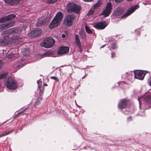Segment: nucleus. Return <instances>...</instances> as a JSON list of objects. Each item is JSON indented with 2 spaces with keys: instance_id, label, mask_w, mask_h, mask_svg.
<instances>
[{
  "instance_id": "nucleus-18",
  "label": "nucleus",
  "mask_w": 151,
  "mask_h": 151,
  "mask_svg": "<svg viewBox=\"0 0 151 151\" xmlns=\"http://www.w3.org/2000/svg\"><path fill=\"white\" fill-rule=\"evenodd\" d=\"M81 9V8L79 5L74 3V5L73 9L72 10V12L76 14H78L79 13Z\"/></svg>"
},
{
  "instance_id": "nucleus-47",
  "label": "nucleus",
  "mask_w": 151,
  "mask_h": 151,
  "mask_svg": "<svg viewBox=\"0 0 151 151\" xmlns=\"http://www.w3.org/2000/svg\"><path fill=\"white\" fill-rule=\"evenodd\" d=\"M105 45H103V46H102L101 47V48L103 47L104 46H105Z\"/></svg>"
},
{
  "instance_id": "nucleus-20",
  "label": "nucleus",
  "mask_w": 151,
  "mask_h": 151,
  "mask_svg": "<svg viewBox=\"0 0 151 151\" xmlns=\"http://www.w3.org/2000/svg\"><path fill=\"white\" fill-rule=\"evenodd\" d=\"M21 0H4L5 2L11 5H14L15 4H19Z\"/></svg>"
},
{
  "instance_id": "nucleus-22",
  "label": "nucleus",
  "mask_w": 151,
  "mask_h": 151,
  "mask_svg": "<svg viewBox=\"0 0 151 151\" xmlns=\"http://www.w3.org/2000/svg\"><path fill=\"white\" fill-rule=\"evenodd\" d=\"M79 35L81 38L85 39L86 38V35L83 30H81L79 32Z\"/></svg>"
},
{
  "instance_id": "nucleus-34",
  "label": "nucleus",
  "mask_w": 151,
  "mask_h": 151,
  "mask_svg": "<svg viewBox=\"0 0 151 151\" xmlns=\"http://www.w3.org/2000/svg\"><path fill=\"white\" fill-rule=\"evenodd\" d=\"M50 78L54 80L55 81H58V80L57 77L55 76H52L50 77Z\"/></svg>"
},
{
  "instance_id": "nucleus-10",
  "label": "nucleus",
  "mask_w": 151,
  "mask_h": 151,
  "mask_svg": "<svg viewBox=\"0 0 151 151\" xmlns=\"http://www.w3.org/2000/svg\"><path fill=\"white\" fill-rule=\"evenodd\" d=\"M14 24L15 23L14 22H10L3 24L0 26V29L4 30L13 26Z\"/></svg>"
},
{
  "instance_id": "nucleus-46",
  "label": "nucleus",
  "mask_w": 151,
  "mask_h": 151,
  "mask_svg": "<svg viewBox=\"0 0 151 151\" xmlns=\"http://www.w3.org/2000/svg\"><path fill=\"white\" fill-rule=\"evenodd\" d=\"M44 85L45 86H47V84H44Z\"/></svg>"
},
{
  "instance_id": "nucleus-4",
  "label": "nucleus",
  "mask_w": 151,
  "mask_h": 151,
  "mask_svg": "<svg viewBox=\"0 0 151 151\" xmlns=\"http://www.w3.org/2000/svg\"><path fill=\"white\" fill-rule=\"evenodd\" d=\"M6 85L7 88L11 90H15L17 87L16 82L14 81V78L12 77L8 78L6 82Z\"/></svg>"
},
{
  "instance_id": "nucleus-48",
  "label": "nucleus",
  "mask_w": 151,
  "mask_h": 151,
  "mask_svg": "<svg viewBox=\"0 0 151 151\" xmlns=\"http://www.w3.org/2000/svg\"><path fill=\"white\" fill-rule=\"evenodd\" d=\"M132 0H127V1H131Z\"/></svg>"
},
{
  "instance_id": "nucleus-21",
  "label": "nucleus",
  "mask_w": 151,
  "mask_h": 151,
  "mask_svg": "<svg viewBox=\"0 0 151 151\" xmlns=\"http://www.w3.org/2000/svg\"><path fill=\"white\" fill-rule=\"evenodd\" d=\"M37 82L38 85L39 89L40 91V94H41L43 93V92H42L41 91L42 81H41L40 79L39 80L37 81Z\"/></svg>"
},
{
  "instance_id": "nucleus-36",
  "label": "nucleus",
  "mask_w": 151,
  "mask_h": 151,
  "mask_svg": "<svg viewBox=\"0 0 151 151\" xmlns=\"http://www.w3.org/2000/svg\"><path fill=\"white\" fill-rule=\"evenodd\" d=\"M115 2L117 3H119L121 2L122 0H114Z\"/></svg>"
},
{
  "instance_id": "nucleus-23",
  "label": "nucleus",
  "mask_w": 151,
  "mask_h": 151,
  "mask_svg": "<svg viewBox=\"0 0 151 151\" xmlns=\"http://www.w3.org/2000/svg\"><path fill=\"white\" fill-rule=\"evenodd\" d=\"M144 100L148 103H151V96L150 95L147 96L144 98Z\"/></svg>"
},
{
  "instance_id": "nucleus-39",
  "label": "nucleus",
  "mask_w": 151,
  "mask_h": 151,
  "mask_svg": "<svg viewBox=\"0 0 151 151\" xmlns=\"http://www.w3.org/2000/svg\"><path fill=\"white\" fill-rule=\"evenodd\" d=\"M5 136V134H4V133H3L1 134H0V137H2V136Z\"/></svg>"
},
{
  "instance_id": "nucleus-12",
  "label": "nucleus",
  "mask_w": 151,
  "mask_h": 151,
  "mask_svg": "<svg viewBox=\"0 0 151 151\" xmlns=\"http://www.w3.org/2000/svg\"><path fill=\"white\" fill-rule=\"evenodd\" d=\"M69 48L68 47L63 46L60 47L58 52L59 55L63 54L68 52Z\"/></svg>"
},
{
  "instance_id": "nucleus-15",
  "label": "nucleus",
  "mask_w": 151,
  "mask_h": 151,
  "mask_svg": "<svg viewBox=\"0 0 151 151\" xmlns=\"http://www.w3.org/2000/svg\"><path fill=\"white\" fill-rule=\"evenodd\" d=\"M74 5V3L73 2L69 3L66 5L65 8L68 12H72Z\"/></svg>"
},
{
  "instance_id": "nucleus-1",
  "label": "nucleus",
  "mask_w": 151,
  "mask_h": 151,
  "mask_svg": "<svg viewBox=\"0 0 151 151\" xmlns=\"http://www.w3.org/2000/svg\"><path fill=\"white\" fill-rule=\"evenodd\" d=\"M63 14L61 12H58L56 15L55 16L49 25L50 29H52L58 26L62 20Z\"/></svg>"
},
{
  "instance_id": "nucleus-14",
  "label": "nucleus",
  "mask_w": 151,
  "mask_h": 151,
  "mask_svg": "<svg viewBox=\"0 0 151 151\" xmlns=\"http://www.w3.org/2000/svg\"><path fill=\"white\" fill-rule=\"evenodd\" d=\"M46 23V18L42 17L38 19L36 24L37 27H40L45 24Z\"/></svg>"
},
{
  "instance_id": "nucleus-32",
  "label": "nucleus",
  "mask_w": 151,
  "mask_h": 151,
  "mask_svg": "<svg viewBox=\"0 0 151 151\" xmlns=\"http://www.w3.org/2000/svg\"><path fill=\"white\" fill-rule=\"evenodd\" d=\"M12 131V130H10L9 131H8L7 132H4V133L5 134V136L7 134H8L11 133Z\"/></svg>"
},
{
  "instance_id": "nucleus-8",
  "label": "nucleus",
  "mask_w": 151,
  "mask_h": 151,
  "mask_svg": "<svg viewBox=\"0 0 151 151\" xmlns=\"http://www.w3.org/2000/svg\"><path fill=\"white\" fill-rule=\"evenodd\" d=\"M139 6L138 5H135L129 8L127 11L126 13L124 14L122 18H125L134 12L136 9H138Z\"/></svg>"
},
{
  "instance_id": "nucleus-37",
  "label": "nucleus",
  "mask_w": 151,
  "mask_h": 151,
  "mask_svg": "<svg viewBox=\"0 0 151 151\" xmlns=\"http://www.w3.org/2000/svg\"><path fill=\"white\" fill-rule=\"evenodd\" d=\"M58 0H51V1L50 2H49V3H52L55 1H56Z\"/></svg>"
},
{
  "instance_id": "nucleus-7",
  "label": "nucleus",
  "mask_w": 151,
  "mask_h": 151,
  "mask_svg": "<svg viewBox=\"0 0 151 151\" xmlns=\"http://www.w3.org/2000/svg\"><path fill=\"white\" fill-rule=\"evenodd\" d=\"M134 76L135 78L142 80L146 73L145 71L137 70L134 71Z\"/></svg>"
},
{
  "instance_id": "nucleus-3",
  "label": "nucleus",
  "mask_w": 151,
  "mask_h": 151,
  "mask_svg": "<svg viewBox=\"0 0 151 151\" xmlns=\"http://www.w3.org/2000/svg\"><path fill=\"white\" fill-rule=\"evenodd\" d=\"M12 33L11 29H9L2 32V35L6 34L4 36L3 39H0V45H8L9 41L8 34Z\"/></svg>"
},
{
  "instance_id": "nucleus-44",
  "label": "nucleus",
  "mask_w": 151,
  "mask_h": 151,
  "mask_svg": "<svg viewBox=\"0 0 151 151\" xmlns=\"http://www.w3.org/2000/svg\"><path fill=\"white\" fill-rule=\"evenodd\" d=\"M149 83L150 85L151 86V79H150V81L149 82Z\"/></svg>"
},
{
  "instance_id": "nucleus-33",
  "label": "nucleus",
  "mask_w": 151,
  "mask_h": 151,
  "mask_svg": "<svg viewBox=\"0 0 151 151\" xmlns=\"http://www.w3.org/2000/svg\"><path fill=\"white\" fill-rule=\"evenodd\" d=\"M38 57H40V58H42L45 57H46L45 53H44L43 54L39 55H38Z\"/></svg>"
},
{
  "instance_id": "nucleus-43",
  "label": "nucleus",
  "mask_w": 151,
  "mask_h": 151,
  "mask_svg": "<svg viewBox=\"0 0 151 151\" xmlns=\"http://www.w3.org/2000/svg\"><path fill=\"white\" fill-rule=\"evenodd\" d=\"M7 57L8 58H10L11 57H12V56H11L10 55V54H9L8 55Z\"/></svg>"
},
{
  "instance_id": "nucleus-26",
  "label": "nucleus",
  "mask_w": 151,
  "mask_h": 151,
  "mask_svg": "<svg viewBox=\"0 0 151 151\" xmlns=\"http://www.w3.org/2000/svg\"><path fill=\"white\" fill-rule=\"evenodd\" d=\"M45 53L46 57H49L53 54V52L51 51H48Z\"/></svg>"
},
{
  "instance_id": "nucleus-2",
  "label": "nucleus",
  "mask_w": 151,
  "mask_h": 151,
  "mask_svg": "<svg viewBox=\"0 0 151 151\" xmlns=\"http://www.w3.org/2000/svg\"><path fill=\"white\" fill-rule=\"evenodd\" d=\"M55 41L54 39L50 37H47L40 43L42 46L46 48H50L52 47L55 44Z\"/></svg>"
},
{
  "instance_id": "nucleus-31",
  "label": "nucleus",
  "mask_w": 151,
  "mask_h": 151,
  "mask_svg": "<svg viewBox=\"0 0 151 151\" xmlns=\"http://www.w3.org/2000/svg\"><path fill=\"white\" fill-rule=\"evenodd\" d=\"M111 47L114 49H116L117 47L116 43H113L111 45Z\"/></svg>"
},
{
  "instance_id": "nucleus-13",
  "label": "nucleus",
  "mask_w": 151,
  "mask_h": 151,
  "mask_svg": "<svg viewBox=\"0 0 151 151\" xmlns=\"http://www.w3.org/2000/svg\"><path fill=\"white\" fill-rule=\"evenodd\" d=\"M41 33L40 30H35L29 33L28 36L29 37L32 38L39 36L41 34Z\"/></svg>"
},
{
  "instance_id": "nucleus-45",
  "label": "nucleus",
  "mask_w": 151,
  "mask_h": 151,
  "mask_svg": "<svg viewBox=\"0 0 151 151\" xmlns=\"http://www.w3.org/2000/svg\"><path fill=\"white\" fill-rule=\"evenodd\" d=\"M1 60H0V66L1 65Z\"/></svg>"
},
{
  "instance_id": "nucleus-40",
  "label": "nucleus",
  "mask_w": 151,
  "mask_h": 151,
  "mask_svg": "<svg viewBox=\"0 0 151 151\" xmlns=\"http://www.w3.org/2000/svg\"><path fill=\"white\" fill-rule=\"evenodd\" d=\"M23 113V111H22L18 113V114H17V115L19 116L20 115H21V114H22Z\"/></svg>"
},
{
  "instance_id": "nucleus-19",
  "label": "nucleus",
  "mask_w": 151,
  "mask_h": 151,
  "mask_svg": "<svg viewBox=\"0 0 151 151\" xmlns=\"http://www.w3.org/2000/svg\"><path fill=\"white\" fill-rule=\"evenodd\" d=\"M75 41L76 43L77 44V46L80 49V51H81L82 49L81 42L78 36V35H75Z\"/></svg>"
},
{
  "instance_id": "nucleus-28",
  "label": "nucleus",
  "mask_w": 151,
  "mask_h": 151,
  "mask_svg": "<svg viewBox=\"0 0 151 151\" xmlns=\"http://www.w3.org/2000/svg\"><path fill=\"white\" fill-rule=\"evenodd\" d=\"M85 29L86 32L89 34H91L92 33V31L90 30L89 27L86 26H85Z\"/></svg>"
},
{
  "instance_id": "nucleus-42",
  "label": "nucleus",
  "mask_w": 151,
  "mask_h": 151,
  "mask_svg": "<svg viewBox=\"0 0 151 151\" xmlns=\"http://www.w3.org/2000/svg\"><path fill=\"white\" fill-rule=\"evenodd\" d=\"M132 119V118L131 117H129L128 118H127V119L128 121H130V120H131Z\"/></svg>"
},
{
  "instance_id": "nucleus-25",
  "label": "nucleus",
  "mask_w": 151,
  "mask_h": 151,
  "mask_svg": "<svg viewBox=\"0 0 151 151\" xmlns=\"http://www.w3.org/2000/svg\"><path fill=\"white\" fill-rule=\"evenodd\" d=\"M101 1H98L97 3L95 4L93 6V7L94 9H97L101 5Z\"/></svg>"
},
{
  "instance_id": "nucleus-6",
  "label": "nucleus",
  "mask_w": 151,
  "mask_h": 151,
  "mask_svg": "<svg viewBox=\"0 0 151 151\" xmlns=\"http://www.w3.org/2000/svg\"><path fill=\"white\" fill-rule=\"evenodd\" d=\"M111 6V3H107L106 8L102 13L104 15L103 17H105L108 16L111 13L112 9Z\"/></svg>"
},
{
  "instance_id": "nucleus-30",
  "label": "nucleus",
  "mask_w": 151,
  "mask_h": 151,
  "mask_svg": "<svg viewBox=\"0 0 151 151\" xmlns=\"http://www.w3.org/2000/svg\"><path fill=\"white\" fill-rule=\"evenodd\" d=\"M126 74L127 75V78L129 80H130L132 78V75L130 73H127Z\"/></svg>"
},
{
  "instance_id": "nucleus-24",
  "label": "nucleus",
  "mask_w": 151,
  "mask_h": 151,
  "mask_svg": "<svg viewBox=\"0 0 151 151\" xmlns=\"http://www.w3.org/2000/svg\"><path fill=\"white\" fill-rule=\"evenodd\" d=\"M8 75V73L7 72L3 73L0 74V79H2L5 78Z\"/></svg>"
},
{
  "instance_id": "nucleus-11",
  "label": "nucleus",
  "mask_w": 151,
  "mask_h": 151,
  "mask_svg": "<svg viewBox=\"0 0 151 151\" xmlns=\"http://www.w3.org/2000/svg\"><path fill=\"white\" fill-rule=\"evenodd\" d=\"M107 24L105 21L97 23L94 27L97 29H104L106 26Z\"/></svg>"
},
{
  "instance_id": "nucleus-9",
  "label": "nucleus",
  "mask_w": 151,
  "mask_h": 151,
  "mask_svg": "<svg viewBox=\"0 0 151 151\" xmlns=\"http://www.w3.org/2000/svg\"><path fill=\"white\" fill-rule=\"evenodd\" d=\"M15 17V16L14 14H11L1 19H0V22L3 23L10 21L14 19Z\"/></svg>"
},
{
  "instance_id": "nucleus-16",
  "label": "nucleus",
  "mask_w": 151,
  "mask_h": 151,
  "mask_svg": "<svg viewBox=\"0 0 151 151\" xmlns=\"http://www.w3.org/2000/svg\"><path fill=\"white\" fill-rule=\"evenodd\" d=\"M127 103V100L126 99L121 100L119 104L118 108L121 109L124 108L126 106Z\"/></svg>"
},
{
  "instance_id": "nucleus-29",
  "label": "nucleus",
  "mask_w": 151,
  "mask_h": 151,
  "mask_svg": "<svg viewBox=\"0 0 151 151\" xmlns=\"http://www.w3.org/2000/svg\"><path fill=\"white\" fill-rule=\"evenodd\" d=\"M12 33H17L18 32V30L15 28H11Z\"/></svg>"
},
{
  "instance_id": "nucleus-35",
  "label": "nucleus",
  "mask_w": 151,
  "mask_h": 151,
  "mask_svg": "<svg viewBox=\"0 0 151 151\" xmlns=\"http://www.w3.org/2000/svg\"><path fill=\"white\" fill-rule=\"evenodd\" d=\"M42 100V98L41 96H39L37 98L36 101L39 102L40 101H41Z\"/></svg>"
},
{
  "instance_id": "nucleus-49",
  "label": "nucleus",
  "mask_w": 151,
  "mask_h": 151,
  "mask_svg": "<svg viewBox=\"0 0 151 151\" xmlns=\"http://www.w3.org/2000/svg\"><path fill=\"white\" fill-rule=\"evenodd\" d=\"M84 78V77H83V78Z\"/></svg>"
},
{
  "instance_id": "nucleus-5",
  "label": "nucleus",
  "mask_w": 151,
  "mask_h": 151,
  "mask_svg": "<svg viewBox=\"0 0 151 151\" xmlns=\"http://www.w3.org/2000/svg\"><path fill=\"white\" fill-rule=\"evenodd\" d=\"M74 18L75 16L73 14L68 15L64 20L65 24L67 26H71L72 25Z\"/></svg>"
},
{
  "instance_id": "nucleus-38",
  "label": "nucleus",
  "mask_w": 151,
  "mask_h": 151,
  "mask_svg": "<svg viewBox=\"0 0 151 151\" xmlns=\"http://www.w3.org/2000/svg\"><path fill=\"white\" fill-rule=\"evenodd\" d=\"M115 55V53L114 52H112L111 53V57L113 58Z\"/></svg>"
},
{
  "instance_id": "nucleus-27",
  "label": "nucleus",
  "mask_w": 151,
  "mask_h": 151,
  "mask_svg": "<svg viewBox=\"0 0 151 151\" xmlns=\"http://www.w3.org/2000/svg\"><path fill=\"white\" fill-rule=\"evenodd\" d=\"M94 9L93 8H92L89 11L87 14V15L88 16H90L92 14L94 13Z\"/></svg>"
},
{
  "instance_id": "nucleus-17",
  "label": "nucleus",
  "mask_w": 151,
  "mask_h": 151,
  "mask_svg": "<svg viewBox=\"0 0 151 151\" xmlns=\"http://www.w3.org/2000/svg\"><path fill=\"white\" fill-rule=\"evenodd\" d=\"M124 11V10L123 8L119 7L115 10L114 14L116 16H119L122 14Z\"/></svg>"
},
{
  "instance_id": "nucleus-41",
  "label": "nucleus",
  "mask_w": 151,
  "mask_h": 151,
  "mask_svg": "<svg viewBox=\"0 0 151 151\" xmlns=\"http://www.w3.org/2000/svg\"><path fill=\"white\" fill-rule=\"evenodd\" d=\"M66 37V35L65 34H63L62 35V37L63 38H65Z\"/></svg>"
}]
</instances>
